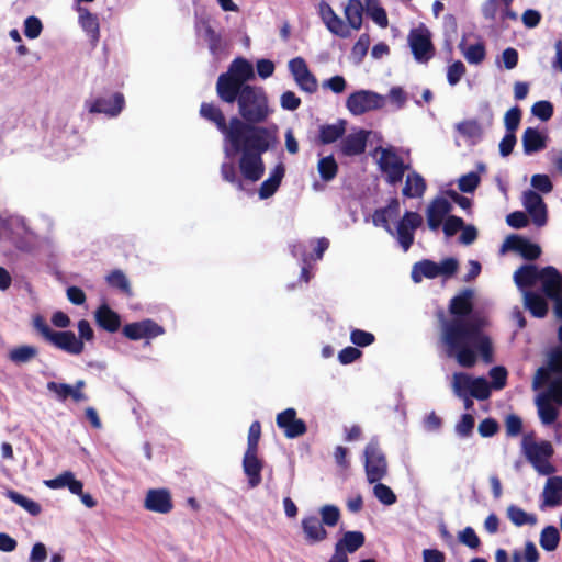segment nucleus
<instances>
[{
	"mask_svg": "<svg viewBox=\"0 0 562 562\" xmlns=\"http://www.w3.org/2000/svg\"><path fill=\"white\" fill-rule=\"evenodd\" d=\"M227 104L237 103L238 115L228 120L214 102H202L199 114L222 134L226 156L239 155L238 168L246 180L257 182L265 175L262 155L278 144V126H262L273 113L266 90L245 87L218 97Z\"/></svg>",
	"mask_w": 562,
	"mask_h": 562,
	"instance_id": "1",
	"label": "nucleus"
},
{
	"mask_svg": "<svg viewBox=\"0 0 562 562\" xmlns=\"http://www.w3.org/2000/svg\"><path fill=\"white\" fill-rule=\"evenodd\" d=\"M473 290L464 289L450 300L449 312L454 317L443 321L441 342L446 355L454 358L462 368H472L477 361V353L486 363L493 361V346L480 325L464 319L473 311Z\"/></svg>",
	"mask_w": 562,
	"mask_h": 562,
	"instance_id": "2",
	"label": "nucleus"
},
{
	"mask_svg": "<svg viewBox=\"0 0 562 562\" xmlns=\"http://www.w3.org/2000/svg\"><path fill=\"white\" fill-rule=\"evenodd\" d=\"M557 335L562 345V324L559 326ZM549 368L553 374L559 376L550 382L547 393L537 400L538 414L544 425L553 424L559 416L558 408L551 402L562 406V346L550 350Z\"/></svg>",
	"mask_w": 562,
	"mask_h": 562,
	"instance_id": "3",
	"label": "nucleus"
},
{
	"mask_svg": "<svg viewBox=\"0 0 562 562\" xmlns=\"http://www.w3.org/2000/svg\"><path fill=\"white\" fill-rule=\"evenodd\" d=\"M255 78L254 67L244 57L235 58L228 66L227 71L222 72L216 81V94L222 97L225 94L238 92L245 87H252L248 81Z\"/></svg>",
	"mask_w": 562,
	"mask_h": 562,
	"instance_id": "4",
	"label": "nucleus"
},
{
	"mask_svg": "<svg viewBox=\"0 0 562 562\" xmlns=\"http://www.w3.org/2000/svg\"><path fill=\"white\" fill-rule=\"evenodd\" d=\"M521 448L527 460L540 474L551 475L555 471L549 461L553 454V448L549 441L536 442L531 436H525Z\"/></svg>",
	"mask_w": 562,
	"mask_h": 562,
	"instance_id": "5",
	"label": "nucleus"
},
{
	"mask_svg": "<svg viewBox=\"0 0 562 562\" xmlns=\"http://www.w3.org/2000/svg\"><path fill=\"white\" fill-rule=\"evenodd\" d=\"M364 471L370 484L383 480L387 474V460L380 446L379 438L372 437L363 450Z\"/></svg>",
	"mask_w": 562,
	"mask_h": 562,
	"instance_id": "6",
	"label": "nucleus"
},
{
	"mask_svg": "<svg viewBox=\"0 0 562 562\" xmlns=\"http://www.w3.org/2000/svg\"><path fill=\"white\" fill-rule=\"evenodd\" d=\"M380 170L385 175L389 184L395 186L403 180L405 172L409 169L403 158L391 148H383L379 159Z\"/></svg>",
	"mask_w": 562,
	"mask_h": 562,
	"instance_id": "7",
	"label": "nucleus"
},
{
	"mask_svg": "<svg viewBox=\"0 0 562 562\" xmlns=\"http://www.w3.org/2000/svg\"><path fill=\"white\" fill-rule=\"evenodd\" d=\"M384 97L370 90L352 92L346 101V106L353 115H361L366 112L379 110L384 106Z\"/></svg>",
	"mask_w": 562,
	"mask_h": 562,
	"instance_id": "8",
	"label": "nucleus"
},
{
	"mask_svg": "<svg viewBox=\"0 0 562 562\" xmlns=\"http://www.w3.org/2000/svg\"><path fill=\"white\" fill-rule=\"evenodd\" d=\"M408 44L418 63H427L435 55V47L427 29H413L408 34Z\"/></svg>",
	"mask_w": 562,
	"mask_h": 562,
	"instance_id": "9",
	"label": "nucleus"
},
{
	"mask_svg": "<svg viewBox=\"0 0 562 562\" xmlns=\"http://www.w3.org/2000/svg\"><path fill=\"white\" fill-rule=\"evenodd\" d=\"M165 333L162 326L150 318L125 324L122 334L130 340L153 339Z\"/></svg>",
	"mask_w": 562,
	"mask_h": 562,
	"instance_id": "10",
	"label": "nucleus"
},
{
	"mask_svg": "<svg viewBox=\"0 0 562 562\" xmlns=\"http://www.w3.org/2000/svg\"><path fill=\"white\" fill-rule=\"evenodd\" d=\"M422 215L413 211H406L402 220L397 223V240L404 251H407L412 247L414 243V232L422 225Z\"/></svg>",
	"mask_w": 562,
	"mask_h": 562,
	"instance_id": "11",
	"label": "nucleus"
},
{
	"mask_svg": "<svg viewBox=\"0 0 562 562\" xmlns=\"http://www.w3.org/2000/svg\"><path fill=\"white\" fill-rule=\"evenodd\" d=\"M33 328L49 344H52L56 348H64L69 345V340L74 337V331L71 330H63L56 331L53 330L47 324L46 319L37 314L32 319Z\"/></svg>",
	"mask_w": 562,
	"mask_h": 562,
	"instance_id": "12",
	"label": "nucleus"
},
{
	"mask_svg": "<svg viewBox=\"0 0 562 562\" xmlns=\"http://www.w3.org/2000/svg\"><path fill=\"white\" fill-rule=\"evenodd\" d=\"M276 423L289 439L301 437L307 431L305 422L296 417V411L292 407L280 412L277 415Z\"/></svg>",
	"mask_w": 562,
	"mask_h": 562,
	"instance_id": "13",
	"label": "nucleus"
},
{
	"mask_svg": "<svg viewBox=\"0 0 562 562\" xmlns=\"http://www.w3.org/2000/svg\"><path fill=\"white\" fill-rule=\"evenodd\" d=\"M522 204L530 215L532 223L538 226L542 227L547 224L548 221V210L547 205L541 198V195L533 191L528 190L524 193L522 198Z\"/></svg>",
	"mask_w": 562,
	"mask_h": 562,
	"instance_id": "14",
	"label": "nucleus"
},
{
	"mask_svg": "<svg viewBox=\"0 0 562 562\" xmlns=\"http://www.w3.org/2000/svg\"><path fill=\"white\" fill-rule=\"evenodd\" d=\"M144 507L153 513L169 514L173 509L170 491L167 488L148 490L144 499Z\"/></svg>",
	"mask_w": 562,
	"mask_h": 562,
	"instance_id": "15",
	"label": "nucleus"
},
{
	"mask_svg": "<svg viewBox=\"0 0 562 562\" xmlns=\"http://www.w3.org/2000/svg\"><path fill=\"white\" fill-rule=\"evenodd\" d=\"M124 104V95L120 92H115L110 97H99L91 102H87L90 113H103L109 116L119 115Z\"/></svg>",
	"mask_w": 562,
	"mask_h": 562,
	"instance_id": "16",
	"label": "nucleus"
},
{
	"mask_svg": "<svg viewBox=\"0 0 562 562\" xmlns=\"http://www.w3.org/2000/svg\"><path fill=\"white\" fill-rule=\"evenodd\" d=\"M503 248L518 252L526 260H536L541 255V247L519 235H510L505 240Z\"/></svg>",
	"mask_w": 562,
	"mask_h": 562,
	"instance_id": "17",
	"label": "nucleus"
},
{
	"mask_svg": "<svg viewBox=\"0 0 562 562\" xmlns=\"http://www.w3.org/2000/svg\"><path fill=\"white\" fill-rule=\"evenodd\" d=\"M78 328V337L74 334L71 340H69V345L64 348H59L60 350L69 353V355H80L85 350V341L91 342L94 340V331L87 319H80L77 324Z\"/></svg>",
	"mask_w": 562,
	"mask_h": 562,
	"instance_id": "18",
	"label": "nucleus"
},
{
	"mask_svg": "<svg viewBox=\"0 0 562 562\" xmlns=\"http://www.w3.org/2000/svg\"><path fill=\"white\" fill-rule=\"evenodd\" d=\"M451 211L452 204L447 199L437 196L431 200L426 211L428 227L437 231Z\"/></svg>",
	"mask_w": 562,
	"mask_h": 562,
	"instance_id": "19",
	"label": "nucleus"
},
{
	"mask_svg": "<svg viewBox=\"0 0 562 562\" xmlns=\"http://www.w3.org/2000/svg\"><path fill=\"white\" fill-rule=\"evenodd\" d=\"M539 281L547 297L557 299L562 294V274L557 268L552 266L542 268Z\"/></svg>",
	"mask_w": 562,
	"mask_h": 562,
	"instance_id": "20",
	"label": "nucleus"
},
{
	"mask_svg": "<svg viewBox=\"0 0 562 562\" xmlns=\"http://www.w3.org/2000/svg\"><path fill=\"white\" fill-rule=\"evenodd\" d=\"M540 509L554 508L562 504V476H550L541 494Z\"/></svg>",
	"mask_w": 562,
	"mask_h": 562,
	"instance_id": "21",
	"label": "nucleus"
},
{
	"mask_svg": "<svg viewBox=\"0 0 562 562\" xmlns=\"http://www.w3.org/2000/svg\"><path fill=\"white\" fill-rule=\"evenodd\" d=\"M95 324L108 333H116L121 328V316L112 310L106 303L101 304L94 311Z\"/></svg>",
	"mask_w": 562,
	"mask_h": 562,
	"instance_id": "22",
	"label": "nucleus"
},
{
	"mask_svg": "<svg viewBox=\"0 0 562 562\" xmlns=\"http://www.w3.org/2000/svg\"><path fill=\"white\" fill-rule=\"evenodd\" d=\"M369 133L360 130L341 139L339 148L344 156H358L364 153Z\"/></svg>",
	"mask_w": 562,
	"mask_h": 562,
	"instance_id": "23",
	"label": "nucleus"
},
{
	"mask_svg": "<svg viewBox=\"0 0 562 562\" xmlns=\"http://www.w3.org/2000/svg\"><path fill=\"white\" fill-rule=\"evenodd\" d=\"M243 469L248 479L249 487H257L262 481L261 471L263 469V463L258 458L257 452H245L243 459Z\"/></svg>",
	"mask_w": 562,
	"mask_h": 562,
	"instance_id": "24",
	"label": "nucleus"
},
{
	"mask_svg": "<svg viewBox=\"0 0 562 562\" xmlns=\"http://www.w3.org/2000/svg\"><path fill=\"white\" fill-rule=\"evenodd\" d=\"M398 214L400 202L396 198H393L385 207H380L374 211L372 222L375 226L383 227L389 234L394 235V231L390 225V220L397 217Z\"/></svg>",
	"mask_w": 562,
	"mask_h": 562,
	"instance_id": "25",
	"label": "nucleus"
},
{
	"mask_svg": "<svg viewBox=\"0 0 562 562\" xmlns=\"http://www.w3.org/2000/svg\"><path fill=\"white\" fill-rule=\"evenodd\" d=\"M304 538L308 543L322 542L328 537L327 530L316 516H306L301 521Z\"/></svg>",
	"mask_w": 562,
	"mask_h": 562,
	"instance_id": "26",
	"label": "nucleus"
},
{
	"mask_svg": "<svg viewBox=\"0 0 562 562\" xmlns=\"http://www.w3.org/2000/svg\"><path fill=\"white\" fill-rule=\"evenodd\" d=\"M79 24L90 38L91 45L97 46L100 40V23L97 14L91 13L88 9L79 7Z\"/></svg>",
	"mask_w": 562,
	"mask_h": 562,
	"instance_id": "27",
	"label": "nucleus"
},
{
	"mask_svg": "<svg viewBox=\"0 0 562 562\" xmlns=\"http://www.w3.org/2000/svg\"><path fill=\"white\" fill-rule=\"evenodd\" d=\"M521 140L526 155L538 153L547 147V136L535 127H527Z\"/></svg>",
	"mask_w": 562,
	"mask_h": 562,
	"instance_id": "28",
	"label": "nucleus"
},
{
	"mask_svg": "<svg viewBox=\"0 0 562 562\" xmlns=\"http://www.w3.org/2000/svg\"><path fill=\"white\" fill-rule=\"evenodd\" d=\"M285 173L283 164H278L272 170L268 179H266L259 188V198L262 200L272 196L279 189Z\"/></svg>",
	"mask_w": 562,
	"mask_h": 562,
	"instance_id": "29",
	"label": "nucleus"
},
{
	"mask_svg": "<svg viewBox=\"0 0 562 562\" xmlns=\"http://www.w3.org/2000/svg\"><path fill=\"white\" fill-rule=\"evenodd\" d=\"M345 132L346 122L344 120H339L335 124L321 125L317 143L319 145H328L335 143L336 140L344 136Z\"/></svg>",
	"mask_w": 562,
	"mask_h": 562,
	"instance_id": "30",
	"label": "nucleus"
},
{
	"mask_svg": "<svg viewBox=\"0 0 562 562\" xmlns=\"http://www.w3.org/2000/svg\"><path fill=\"white\" fill-rule=\"evenodd\" d=\"M456 130L462 137L471 140L472 144H477L484 134L481 123L475 119L463 120L457 123Z\"/></svg>",
	"mask_w": 562,
	"mask_h": 562,
	"instance_id": "31",
	"label": "nucleus"
},
{
	"mask_svg": "<svg viewBox=\"0 0 562 562\" xmlns=\"http://www.w3.org/2000/svg\"><path fill=\"white\" fill-rule=\"evenodd\" d=\"M427 184L423 176L412 171L406 176L405 186L402 193L406 198H420L424 195Z\"/></svg>",
	"mask_w": 562,
	"mask_h": 562,
	"instance_id": "32",
	"label": "nucleus"
},
{
	"mask_svg": "<svg viewBox=\"0 0 562 562\" xmlns=\"http://www.w3.org/2000/svg\"><path fill=\"white\" fill-rule=\"evenodd\" d=\"M411 276L415 283L422 282L423 278L435 279L439 277L438 263L430 259H423L413 266Z\"/></svg>",
	"mask_w": 562,
	"mask_h": 562,
	"instance_id": "33",
	"label": "nucleus"
},
{
	"mask_svg": "<svg viewBox=\"0 0 562 562\" xmlns=\"http://www.w3.org/2000/svg\"><path fill=\"white\" fill-rule=\"evenodd\" d=\"M541 270L535 265H522L514 273V280L517 286L527 288L532 286L539 281Z\"/></svg>",
	"mask_w": 562,
	"mask_h": 562,
	"instance_id": "34",
	"label": "nucleus"
},
{
	"mask_svg": "<svg viewBox=\"0 0 562 562\" xmlns=\"http://www.w3.org/2000/svg\"><path fill=\"white\" fill-rule=\"evenodd\" d=\"M525 306L532 316L542 318L548 314V303L546 299L532 291L525 293Z\"/></svg>",
	"mask_w": 562,
	"mask_h": 562,
	"instance_id": "35",
	"label": "nucleus"
},
{
	"mask_svg": "<svg viewBox=\"0 0 562 562\" xmlns=\"http://www.w3.org/2000/svg\"><path fill=\"white\" fill-rule=\"evenodd\" d=\"M366 542V536L362 531H346L336 542L339 549L347 553H353L360 549Z\"/></svg>",
	"mask_w": 562,
	"mask_h": 562,
	"instance_id": "36",
	"label": "nucleus"
},
{
	"mask_svg": "<svg viewBox=\"0 0 562 562\" xmlns=\"http://www.w3.org/2000/svg\"><path fill=\"white\" fill-rule=\"evenodd\" d=\"M37 355L38 349L35 346L20 345L9 351L8 358L15 364H24L35 359Z\"/></svg>",
	"mask_w": 562,
	"mask_h": 562,
	"instance_id": "37",
	"label": "nucleus"
},
{
	"mask_svg": "<svg viewBox=\"0 0 562 562\" xmlns=\"http://www.w3.org/2000/svg\"><path fill=\"white\" fill-rule=\"evenodd\" d=\"M363 5L361 0H348L345 16L351 29L359 30L362 25Z\"/></svg>",
	"mask_w": 562,
	"mask_h": 562,
	"instance_id": "38",
	"label": "nucleus"
},
{
	"mask_svg": "<svg viewBox=\"0 0 562 562\" xmlns=\"http://www.w3.org/2000/svg\"><path fill=\"white\" fill-rule=\"evenodd\" d=\"M204 40L207 42L209 49L212 55H218L225 49V43L220 33L207 22L203 23Z\"/></svg>",
	"mask_w": 562,
	"mask_h": 562,
	"instance_id": "39",
	"label": "nucleus"
},
{
	"mask_svg": "<svg viewBox=\"0 0 562 562\" xmlns=\"http://www.w3.org/2000/svg\"><path fill=\"white\" fill-rule=\"evenodd\" d=\"M5 496L16 505L24 508L32 516H37L42 512V507L37 502L27 498L26 496L22 495L21 493L14 490H8L5 492Z\"/></svg>",
	"mask_w": 562,
	"mask_h": 562,
	"instance_id": "40",
	"label": "nucleus"
},
{
	"mask_svg": "<svg viewBox=\"0 0 562 562\" xmlns=\"http://www.w3.org/2000/svg\"><path fill=\"white\" fill-rule=\"evenodd\" d=\"M507 517L516 526L521 527L524 525H536L537 516L533 514L526 513L522 508L517 505H509L507 507Z\"/></svg>",
	"mask_w": 562,
	"mask_h": 562,
	"instance_id": "41",
	"label": "nucleus"
},
{
	"mask_svg": "<svg viewBox=\"0 0 562 562\" xmlns=\"http://www.w3.org/2000/svg\"><path fill=\"white\" fill-rule=\"evenodd\" d=\"M105 280L109 286L119 290L121 293L127 296L132 295V288L130 281L122 270L115 269L111 271L105 277Z\"/></svg>",
	"mask_w": 562,
	"mask_h": 562,
	"instance_id": "42",
	"label": "nucleus"
},
{
	"mask_svg": "<svg viewBox=\"0 0 562 562\" xmlns=\"http://www.w3.org/2000/svg\"><path fill=\"white\" fill-rule=\"evenodd\" d=\"M560 542V533L557 527L547 526L541 530L539 543L548 552L554 551Z\"/></svg>",
	"mask_w": 562,
	"mask_h": 562,
	"instance_id": "43",
	"label": "nucleus"
},
{
	"mask_svg": "<svg viewBox=\"0 0 562 562\" xmlns=\"http://www.w3.org/2000/svg\"><path fill=\"white\" fill-rule=\"evenodd\" d=\"M317 170L322 180L329 182L336 178L338 173V165L333 155L323 157L318 160Z\"/></svg>",
	"mask_w": 562,
	"mask_h": 562,
	"instance_id": "44",
	"label": "nucleus"
},
{
	"mask_svg": "<svg viewBox=\"0 0 562 562\" xmlns=\"http://www.w3.org/2000/svg\"><path fill=\"white\" fill-rule=\"evenodd\" d=\"M473 378L463 372H458L453 374L452 378V387L453 392L458 397H465L467 394H470Z\"/></svg>",
	"mask_w": 562,
	"mask_h": 562,
	"instance_id": "45",
	"label": "nucleus"
},
{
	"mask_svg": "<svg viewBox=\"0 0 562 562\" xmlns=\"http://www.w3.org/2000/svg\"><path fill=\"white\" fill-rule=\"evenodd\" d=\"M371 40L368 33H363L359 36L358 41L353 44L350 53V57L355 64L359 65L366 57Z\"/></svg>",
	"mask_w": 562,
	"mask_h": 562,
	"instance_id": "46",
	"label": "nucleus"
},
{
	"mask_svg": "<svg viewBox=\"0 0 562 562\" xmlns=\"http://www.w3.org/2000/svg\"><path fill=\"white\" fill-rule=\"evenodd\" d=\"M221 176L223 180L233 184L237 190L245 189L243 180L238 177L236 167L233 162H223L221 165Z\"/></svg>",
	"mask_w": 562,
	"mask_h": 562,
	"instance_id": "47",
	"label": "nucleus"
},
{
	"mask_svg": "<svg viewBox=\"0 0 562 562\" xmlns=\"http://www.w3.org/2000/svg\"><path fill=\"white\" fill-rule=\"evenodd\" d=\"M475 427V418L472 414H463L454 426V431L460 438H470Z\"/></svg>",
	"mask_w": 562,
	"mask_h": 562,
	"instance_id": "48",
	"label": "nucleus"
},
{
	"mask_svg": "<svg viewBox=\"0 0 562 562\" xmlns=\"http://www.w3.org/2000/svg\"><path fill=\"white\" fill-rule=\"evenodd\" d=\"M472 387L470 391V396L484 401L487 400L491 395V385L484 378H474L471 383Z\"/></svg>",
	"mask_w": 562,
	"mask_h": 562,
	"instance_id": "49",
	"label": "nucleus"
},
{
	"mask_svg": "<svg viewBox=\"0 0 562 562\" xmlns=\"http://www.w3.org/2000/svg\"><path fill=\"white\" fill-rule=\"evenodd\" d=\"M373 494L383 505L390 506L395 504L397 501L396 495L391 487L381 483V481L375 482Z\"/></svg>",
	"mask_w": 562,
	"mask_h": 562,
	"instance_id": "50",
	"label": "nucleus"
},
{
	"mask_svg": "<svg viewBox=\"0 0 562 562\" xmlns=\"http://www.w3.org/2000/svg\"><path fill=\"white\" fill-rule=\"evenodd\" d=\"M463 55L470 64L479 65L485 59L486 49L483 43H476L468 46Z\"/></svg>",
	"mask_w": 562,
	"mask_h": 562,
	"instance_id": "51",
	"label": "nucleus"
},
{
	"mask_svg": "<svg viewBox=\"0 0 562 562\" xmlns=\"http://www.w3.org/2000/svg\"><path fill=\"white\" fill-rule=\"evenodd\" d=\"M458 540L471 550H477L481 546V540L472 527H465L459 531Z\"/></svg>",
	"mask_w": 562,
	"mask_h": 562,
	"instance_id": "52",
	"label": "nucleus"
},
{
	"mask_svg": "<svg viewBox=\"0 0 562 562\" xmlns=\"http://www.w3.org/2000/svg\"><path fill=\"white\" fill-rule=\"evenodd\" d=\"M319 514L322 517L321 522L328 527H335L340 519V510L335 505H324L319 509Z\"/></svg>",
	"mask_w": 562,
	"mask_h": 562,
	"instance_id": "53",
	"label": "nucleus"
},
{
	"mask_svg": "<svg viewBox=\"0 0 562 562\" xmlns=\"http://www.w3.org/2000/svg\"><path fill=\"white\" fill-rule=\"evenodd\" d=\"M480 181V176L476 172L471 171L460 177L458 181V187L461 192L472 193L479 187Z\"/></svg>",
	"mask_w": 562,
	"mask_h": 562,
	"instance_id": "54",
	"label": "nucleus"
},
{
	"mask_svg": "<svg viewBox=\"0 0 562 562\" xmlns=\"http://www.w3.org/2000/svg\"><path fill=\"white\" fill-rule=\"evenodd\" d=\"M521 110L519 106H514L509 109L504 116V124L506 127V132L515 133L521 121Z\"/></svg>",
	"mask_w": 562,
	"mask_h": 562,
	"instance_id": "55",
	"label": "nucleus"
},
{
	"mask_svg": "<svg viewBox=\"0 0 562 562\" xmlns=\"http://www.w3.org/2000/svg\"><path fill=\"white\" fill-rule=\"evenodd\" d=\"M261 436V424L258 420L251 423L248 430L247 450L246 452H257Z\"/></svg>",
	"mask_w": 562,
	"mask_h": 562,
	"instance_id": "56",
	"label": "nucleus"
},
{
	"mask_svg": "<svg viewBox=\"0 0 562 562\" xmlns=\"http://www.w3.org/2000/svg\"><path fill=\"white\" fill-rule=\"evenodd\" d=\"M350 340L358 347H367L374 342L375 337L372 333L356 328L350 333Z\"/></svg>",
	"mask_w": 562,
	"mask_h": 562,
	"instance_id": "57",
	"label": "nucleus"
},
{
	"mask_svg": "<svg viewBox=\"0 0 562 562\" xmlns=\"http://www.w3.org/2000/svg\"><path fill=\"white\" fill-rule=\"evenodd\" d=\"M531 112L541 121H548L553 115V105L551 102L546 100L538 101L532 105Z\"/></svg>",
	"mask_w": 562,
	"mask_h": 562,
	"instance_id": "58",
	"label": "nucleus"
},
{
	"mask_svg": "<svg viewBox=\"0 0 562 562\" xmlns=\"http://www.w3.org/2000/svg\"><path fill=\"white\" fill-rule=\"evenodd\" d=\"M327 29L335 35L346 38L350 36V26L347 25L341 18L336 15L330 21H327Z\"/></svg>",
	"mask_w": 562,
	"mask_h": 562,
	"instance_id": "59",
	"label": "nucleus"
},
{
	"mask_svg": "<svg viewBox=\"0 0 562 562\" xmlns=\"http://www.w3.org/2000/svg\"><path fill=\"white\" fill-rule=\"evenodd\" d=\"M477 431L483 438L493 437L499 431V424L496 419L487 417L479 424Z\"/></svg>",
	"mask_w": 562,
	"mask_h": 562,
	"instance_id": "60",
	"label": "nucleus"
},
{
	"mask_svg": "<svg viewBox=\"0 0 562 562\" xmlns=\"http://www.w3.org/2000/svg\"><path fill=\"white\" fill-rule=\"evenodd\" d=\"M43 30L41 20L36 16H29L24 21V34L26 37L33 40L37 38Z\"/></svg>",
	"mask_w": 562,
	"mask_h": 562,
	"instance_id": "61",
	"label": "nucleus"
},
{
	"mask_svg": "<svg viewBox=\"0 0 562 562\" xmlns=\"http://www.w3.org/2000/svg\"><path fill=\"white\" fill-rule=\"evenodd\" d=\"M490 376L492 379L491 387L495 390H502L506 385L507 370L504 367H494L490 370Z\"/></svg>",
	"mask_w": 562,
	"mask_h": 562,
	"instance_id": "62",
	"label": "nucleus"
},
{
	"mask_svg": "<svg viewBox=\"0 0 562 562\" xmlns=\"http://www.w3.org/2000/svg\"><path fill=\"white\" fill-rule=\"evenodd\" d=\"M465 74V66L461 60H457L448 67L447 80L449 85L456 86Z\"/></svg>",
	"mask_w": 562,
	"mask_h": 562,
	"instance_id": "63",
	"label": "nucleus"
},
{
	"mask_svg": "<svg viewBox=\"0 0 562 562\" xmlns=\"http://www.w3.org/2000/svg\"><path fill=\"white\" fill-rule=\"evenodd\" d=\"M505 429L508 437H516L522 431V420L518 415L509 414L505 419Z\"/></svg>",
	"mask_w": 562,
	"mask_h": 562,
	"instance_id": "64",
	"label": "nucleus"
}]
</instances>
